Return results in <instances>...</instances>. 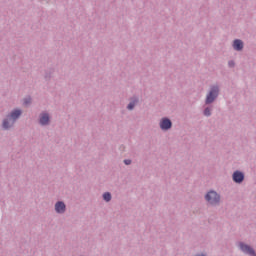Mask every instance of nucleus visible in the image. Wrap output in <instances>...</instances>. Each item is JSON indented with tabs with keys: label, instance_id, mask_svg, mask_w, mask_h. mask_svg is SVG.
<instances>
[{
	"label": "nucleus",
	"instance_id": "nucleus-1",
	"mask_svg": "<svg viewBox=\"0 0 256 256\" xmlns=\"http://www.w3.org/2000/svg\"><path fill=\"white\" fill-rule=\"evenodd\" d=\"M19 117H21V110H14L10 114L9 120L6 119L3 121V128L9 129V127H11L13 125V123H15V121H17V119H19Z\"/></svg>",
	"mask_w": 256,
	"mask_h": 256
},
{
	"label": "nucleus",
	"instance_id": "nucleus-2",
	"mask_svg": "<svg viewBox=\"0 0 256 256\" xmlns=\"http://www.w3.org/2000/svg\"><path fill=\"white\" fill-rule=\"evenodd\" d=\"M205 199H206V201H208V203H210V205H217V203H219L221 197L219 196V194H217V192L210 191L207 193Z\"/></svg>",
	"mask_w": 256,
	"mask_h": 256
},
{
	"label": "nucleus",
	"instance_id": "nucleus-3",
	"mask_svg": "<svg viewBox=\"0 0 256 256\" xmlns=\"http://www.w3.org/2000/svg\"><path fill=\"white\" fill-rule=\"evenodd\" d=\"M219 95V88L217 86H214L209 94L206 97V103H213L215 101V98Z\"/></svg>",
	"mask_w": 256,
	"mask_h": 256
},
{
	"label": "nucleus",
	"instance_id": "nucleus-4",
	"mask_svg": "<svg viewBox=\"0 0 256 256\" xmlns=\"http://www.w3.org/2000/svg\"><path fill=\"white\" fill-rule=\"evenodd\" d=\"M240 249L241 251H243V253H247L248 255L255 256V250H253V248H251L249 245L240 243Z\"/></svg>",
	"mask_w": 256,
	"mask_h": 256
},
{
	"label": "nucleus",
	"instance_id": "nucleus-5",
	"mask_svg": "<svg viewBox=\"0 0 256 256\" xmlns=\"http://www.w3.org/2000/svg\"><path fill=\"white\" fill-rule=\"evenodd\" d=\"M171 120L167 119V118H163L160 121V128L164 131H167V129H171Z\"/></svg>",
	"mask_w": 256,
	"mask_h": 256
},
{
	"label": "nucleus",
	"instance_id": "nucleus-6",
	"mask_svg": "<svg viewBox=\"0 0 256 256\" xmlns=\"http://www.w3.org/2000/svg\"><path fill=\"white\" fill-rule=\"evenodd\" d=\"M243 179H245V176L243 175V173L236 171L233 174V181H235V183H242Z\"/></svg>",
	"mask_w": 256,
	"mask_h": 256
},
{
	"label": "nucleus",
	"instance_id": "nucleus-7",
	"mask_svg": "<svg viewBox=\"0 0 256 256\" xmlns=\"http://www.w3.org/2000/svg\"><path fill=\"white\" fill-rule=\"evenodd\" d=\"M56 213H65V203L57 202L55 205Z\"/></svg>",
	"mask_w": 256,
	"mask_h": 256
},
{
	"label": "nucleus",
	"instance_id": "nucleus-8",
	"mask_svg": "<svg viewBox=\"0 0 256 256\" xmlns=\"http://www.w3.org/2000/svg\"><path fill=\"white\" fill-rule=\"evenodd\" d=\"M233 48H234L236 51H241V49H243V41H241V40H235L234 43H233Z\"/></svg>",
	"mask_w": 256,
	"mask_h": 256
},
{
	"label": "nucleus",
	"instance_id": "nucleus-9",
	"mask_svg": "<svg viewBox=\"0 0 256 256\" xmlns=\"http://www.w3.org/2000/svg\"><path fill=\"white\" fill-rule=\"evenodd\" d=\"M49 123V114H42L40 117V124L47 125Z\"/></svg>",
	"mask_w": 256,
	"mask_h": 256
},
{
	"label": "nucleus",
	"instance_id": "nucleus-10",
	"mask_svg": "<svg viewBox=\"0 0 256 256\" xmlns=\"http://www.w3.org/2000/svg\"><path fill=\"white\" fill-rule=\"evenodd\" d=\"M103 199L104 201H107V202L111 201V193L109 192L104 193Z\"/></svg>",
	"mask_w": 256,
	"mask_h": 256
},
{
	"label": "nucleus",
	"instance_id": "nucleus-11",
	"mask_svg": "<svg viewBox=\"0 0 256 256\" xmlns=\"http://www.w3.org/2000/svg\"><path fill=\"white\" fill-rule=\"evenodd\" d=\"M204 115H206V117H209V115H211V109L206 108V109L204 110Z\"/></svg>",
	"mask_w": 256,
	"mask_h": 256
},
{
	"label": "nucleus",
	"instance_id": "nucleus-12",
	"mask_svg": "<svg viewBox=\"0 0 256 256\" xmlns=\"http://www.w3.org/2000/svg\"><path fill=\"white\" fill-rule=\"evenodd\" d=\"M135 107V101L128 104V109L131 110Z\"/></svg>",
	"mask_w": 256,
	"mask_h": 256
},
{
	"label": "nucleus",
	"instance_id": "nucleus-13",
	"mask_svg": "<svg viewBox=\"0 0 256 256\" xmlns=\"http://www.w3.org/2000/svg\"><path fill=\"white\" fill-rule=\"evenodd\" d=\"M29 103H31V98H26L24 100V105H29Z\"/></svg>",
	"mask_w": 256,
	"mask_h": 256
},
{
	"label": "nucleus",
	"instance_id": "nucleus-14",
	"mask_svg": "<svg viewBox=\"0 0 256 256\" xmlns=\"http://www.w3.org/2000/svg\"><path fill=\"white\" fill-rule=\"evenodd\" d=\"M125 165H131V160H124Z\"/></svg>",
	"mask_w": 256,
	"mask_h": 256
},
{
	"label": "nucleus",
	"instance_id": "nucleus-15",
	"mask_svg": "<svg viewBox=\"0 0 256 256\" xmlns=\"http://www.w3.org/2000/svg\"><path fill=\"white\" fill-rule=\"evenodd\" d=\"M235 66V63L233 61H230L229 62V67H234Z\"/></svg>",
	"mask_w": 256,
	"mask_h": 256
}]
</instances>
